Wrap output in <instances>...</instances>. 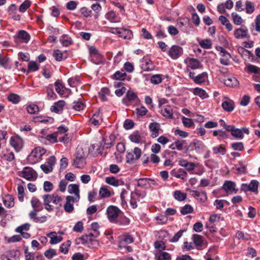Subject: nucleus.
Instances as JSON below:
<instances>
[{
  "instance_id": "nucleus-1",
  "label": "nucleus",
  "mask_w": 260,
  "mask_h": 260,
  "mask_svg": "<svg viewBox=\"0 0 260 260\" xmlns=\"http://www.w3.org/2000/svg\"><path fill=\"white\" fill-rule=\"evenodd\" d=\"M30 203L33 210L29 213V218L36 223H42L46 222L47 220V217L46 215L37 216L38 213L43 209V204L40 200L36 197H33Z\"/></svg>"
},
{
  "instance_id": "nucleus-2",
  "label": "nucleus",
  "mask_w": 260,
  "mask_h": 260,
  "mask_svg": "<svg viewBox=\"0 0 260 260\" xmlns=\"http://www.w3.org/2000/svg\"><path fill=\"white\" fill-rule=\"evenodd\" d=\"M46 150L41 147L35 148L27 157V160L31 164H35L42 159Z\"/></svg>"
},
{
  "instance_id": "nucleus-3",
  "label": "nucleus",
  "mask_w": 260,
  "mask_h": 260,
  "mask_svg": "<svg viewBox=\"0 0 260 260\" xmlns=\"http://www.w3.org/2000/svg\"><path fill=\"white\" fill-rule=\"evenodd\" d=\"M206 148V145L202 141L195 139L189 144L186 150L189 152L194 151L197 153H200L204 152Z\"/></svg>"
},
{
  "instance_id": "nucleus-4",
  "label": "nucleus",
  "mask_w": 260,
  "mask_h": 260,
  "mask_svg": "<svg viewBox=\"0 0 260 260\" xmlns=\"http://www.w3.org/2000/svg\"><path fill=\"white\" fill-rule=\"evenodd\" d=\"M122 213L121 211L116 206H109L106 210V214L108 219L111 222H116V219Z\"/></svg>"
},
{
  "instance_id": "nucleus-5",
  "label": "nucleus",
  "mask_w": 260,
  "mask_h": 260,
  "mask_svg": "<svg viewBox=\"0 0 260 260\" xmlns=\"http://www.w3.org/2000/svg\"><path fill=\"white\" fill-rule=\"evenodd\" d=\"M13 38L15 43L16 44L20 43H27L30 39V36L25 30H21L17 32Z\"/></svg>"
},
{
  "instance_id": "nucleus-6",
  "label": "nucleus",
  "mask_w": 260,
  "mask_h": 260,
  "mask_svg": "<svg viewBox=\"0 0 260 260\" xmlns=\"http://www.w3.org/2000/svg\"><path fill=\"white\" fill-rule=\"evenodd\" d=\"M134 242L133 237L128 233L124 234L118 237V248L120 249L123 248L126 245L132 243Z\"/></svg>"
},
{
  "instance_id": "nucleus-7",
  "label": "nucleus",
  "mask_w": 260,
  "mask_h": 260,
  "mask_svg": "<svg viewBox=\"0 0 260 260\" xmlns=\"http://www.w3.org/2000/svg\"><path fill=\"white\" fill-rule=\"evenodd\" d=\"M10 143L17 152H19L23 146V140L18 135L11 137Z\"/></svg>"
},
{
  "instance_id": "nucleus-8",
  "label": "nucleus",
  "mask_w": 260,
  "mask_h": 260,
  "mask_svg": "<svg viewBox=\"0 0 260 260\" xmlns=\"http://www.w3.org/2000/svg\"><path fill=\"white\" fill-rule=\"evenodd\" d=\"M21 177L29 181L35 180L37 178L35 171L30 167H24L21 172Z\"/></svg>"
},
{
  "instance_id": "nucleus-9",
  "label": "nucleus",
  "mask_w": 260,
  "mask_h": 260,
  "mask_svg": "<svg viewBox=\"0 0 260 260\" xmlns=\"http://www.w3.org/2000/svg\"><path fill=\"white\" fill-rule=\"evenodd\" d=\"M245 70L248 73H254L255 74L253 76V79L256 82H260V68L249 64L246 66Z\"/></svg>"
},
{
  "instance_id": "nucleus-10",
  "label": "nucleus",
  "mask_w": 260,
  "mask_h": 260,
  "mask_svg": "<svg viewBox=\"0 0 260 260\" xmlns=\"http://www.w3.org/2000/svg\"><path fill=\"white\" fill-rule=\"evenodd\" d=\"M169 56L173 59H176L183 54V49L179 46L173 45L168 52Z\"/></svg>"
},
{
  "instance_id": "nucleus-11",
  "label": "nucleus",
  "mask_w": 260,
  "mask_h": 260,
  "mask_svg": "<svg viewBox=\"0 0 260 260\" xmlns=\"http://www.w3.org/2000/svg\"><path fill=\"white\" fill-rule=\"evenodd\" d=\"M222 187L228 194L236 193L238 191V189L236 188L235 183L230 180L225 181Z\"/></svg>"
},
{
  "instance_id": "nucleus-12",
  "label": "nucleus",
  "mask_w": 260,
  "mask_h": 260,
  "mask_svg": "<svg viewBox=\"0 0 260 260\" xmlns=\"http://www.w3.org/2000/svg\"><path fill=\"white\" fill-rule=\"evenodd\" d=\"M234 36L237 39L249 38L250 37L248 34V30L244 25L235 30Z\"/></svg>"
},
{
  "instance_id": "nucleus-13",
  "label": "nucleus",
  "mask_w": 260,
  "mask_h": 260,
  "mask_svg": "<svg viewBox=\"0 0 260 260\" xmlns=\"http://www.w3.org/2000/svg\"><path fill=\"white\" fill-rule=\"evenodd\" d=\"M171 174L173 176L183 181L186 180L187 178V173L183 169H174L171 171Z\"/></svg>"
},
{
  "instance_id": "nucleus-14",
  "label": "nucleus",
  "mask_w": 260,
  "mask_h": 260,
  "mask_svg": "<svg viewBox=\"0 0 260 260\" xmlns=\"http://www.w3.org/2000/svg\"><path fill=\"white\" fill-rule=\"evenodd\" d=\"M113 29L116 30V34L119 35V37L122 38L124 39H130L133 37V32L129 29L124 28L120 29L118 27Z\"/></svg>"
},
{
  "instance_id": "nucleus-15",
  "label": "nucleus",
  "mask_w": 260,
  "mask_h": 260,
  "mask_svg": "<svg viewBox=\"0 0 260 260\" xmlns=\"http://www.w3.org/2000/svg\"><path fill=\"white\" fill-rule=\"evenodd\" d=\"M75 200L72 196H68L66 197V203L64 205V209L66 212L71 213L74 210L73 205Z\"/></svg>"
},
{
  "instance_id": "nucleus-16",
  "label": "nucleus",
  "mask_w": 260,
  "mask_h": 260,
  "mask_svg": "<svg viewBox=\"0 0 260 260\" xmlns=\"http://www.w3.org/2000/svg\"><path fill=\"white\" fill-rule=\"evenodd\" d=\"M192 240L198 250H201L204 249L203 247L204 240L202 236L196 234H193L192 236Z\"/></svg>"
},
{
  "instance_id": "nucleus-17",
  "label": "nucleus",
  "mask_w": 260,
  "mask_h": 260,
  "mask_svg": "<svg viewBox=\"0 0 260 260\" xmlns=\"http://www.w3.org/2000/svg\"><path fill=\"white\" fill-rule=\"evenodd\" d=\"M8 12L11 18L15 20H20L21 16L17 13V6L15 4H11L8 9Z\"/></svg>"
},
{
  "instance_id": "nucleus-18",
  "label": "nucleus",
  "mask_w": 260,
  "mask_h": 260,
  "mask_svg": "<svg viewBox=\"0 0 260 260\" xmlns=\"http://www.w3.org/2000/svg\"><path fill=\"white\" fill-rule=\"evenodd\" d=\"M191 194L197 200L201 202H205L207 199V193L205 191L198 190H191Z\"/></svg>"
},
{
  "instance_id": "nucleus-19",
  "label": "nucleus",
  "mask_w": 260,
  "mask_h": 260,
  "mask_svg": "<svg viewBox=\"0 0 260 260\" xmlns=\"http://www.w3.org/2000/svg\"><path fill=\"white\" fill-rule=\"evenodd\" d=\"M150 182L154 184V180L150 178H140L137 180V186L143 188H148L151 186Z\"/></svg>"
},
{
  "instance_id": "nucleus-20",
  "label": "nucleus",
  "mask_w": 260,
  "mask_h": 260,
  "mask_svg": "<svg viewBox=\"0 0 260 260\" xmlns=\"http://www.w3.org/2000/svg\"><path fill=\"white\" fill-rule=\"evenodd\" d=\"M141 68L145 71H152L154 69V66L152 62L144 57L142 59L140 64Z\"/></svg>"
},
{
  "instance_id": "nucleus-21",
  "label": "nucleus",
  "mask_w": 260,
  "mask_h": 260,
  "mask_svg": "<svg viewBox=\"0 0 260 260\" xmlns=\"http://www.w3.org/2000/svg\"><path fill=\"white\" fill-rule=\"evenodd\" d=\"M106 18L112 23H117L120 22V18L118 14L113 11H110L105 15Z\"/></svg>"
},
{
  "instance_id": "nucleus-22",
  "label": "nucleus",
  "mask_w": 260,
  "mask_h": 260,
  "mask_svg": "<svg viewBox=\"0 0 260 260\" xmlns=\"http://www.w3.org/2000/svg\"><path fill=\"white\" fill-rule=\"evenodd\" d=\"M74 165L77 168H82L85 166V161L84 156L82 155H79L76 153L75 158L74 159Z\"/></svg>"
},
{
  "instance_id": "nucleus-23",
  "label": "nucleus",
  "mask_w": 260,
  "mask_h": 260,
  "mask_svg": "<svg viewBox=\"0 0 260 260\" xmlns=\"http://www.w3.org/2000/svg\"><path fill=\"white\" fill-rule=\"evenodd\" d=\"M64 105V101L60 100L57 102H55L54 105L51 107L50 110L53 112L59 113L62 111Z\"/></svg>"
},
{
  "instance_id": "nucleus-24",
  "label": "nucleus",
  "mask_w": 260,
  "mask_h": 260,
  "mask_svg": "<svg viewBox=\"0 0 260 260\" xmlns=\"http://www.w3.org/2000/svg\"><path fill=\"white\" fill-rule=\"evenodd\" d=\"M188 65L187 67V70L189 68L193 70L200 69L202 68V65L200 62L196 58H190L188 59Z\"/></svg>"
},
{
  "instance_id": "nucleus-25",
  "label": "nucleus",
  "mask_w": 260,
  "mask_h": 260,
  "mask_svg": "<svg viewBox=\"0 0 260 260\" xmlns=\"http://www.w3.org/2000/svg\"><path fill=\"white\" fill-rule=\"evenodd\" d=\"M47 237L50 238V243L51 244H56L62 240V237L60 236H57L55 232H52L48 234Z\"/></svg>"
},
{
  "instance_id": "nucleus-26",
  "label": "nucleus",
  "mask_w": 260,
  "mask_h": 260,
  "mask_svg": "<svg viewBox=\"0 0 260 260\" xmlns=\"http://www.w3.org/2000/svg\"><path fill=\"white\" fill-rule=\"evenodd\" d=\"M102 114L101 113L100 110H98L93 114L92 117L90 118L89 121L92 124L95 126L99 125L100 124L99 119L102 118Z\"/></svg>"
},
{
  "instance_id": "nucleus-27",
  "label": "nucleus",
  "mask_w": 260,
  "mask_h": 260,
  "mask_svg": "<svg viewBox=\"0 0 260 260\" xmlns=\"http://www.w3.org/2000/svg\"><path fill=\"white\" fill-rule=\"evenodd\" d=\"M234 102L231 100L224 101L222 103V107L224 110L227 112H232L234 110L235 107Z\"/></svg>"
},
{
  "instance_id": "nucleus-28",
  "label": "nucleus",
  "mask_w": 260,
  "mask_h": 260,
  "mask_svg": "<svg viewBox=\"0 0 260 260\" xmlns=\"http://www.w3.org/2000/svg\"><path fill=\"white\" fill-rule=\"evenodd\" d=\"M192 93L194 95L199 96L202 99H205L209 96L206 91L203 88L200 87L193 88Z\"/></svg>"
},
{
  "instance_id": "nucleus-29",
  "label": "nucleus",
  "mask_w": 260,
  "mask_h": 260,
  "mask_svg": "<svg viewBox=\"0 0 260 260\" xmlns=\"http://www.w3.org/2000/svg\"><path fill=\"white\" fill-rule=\"evenodd\" d=\"M126 74L124 71L121 70L116 71L113 75L111 76V78L115 80L123 81L125 79Z\"/></svg>"
},
{
  "instance_id": "nucleus-30",
  "label": "nucleus",
  "mask_w": 260,
  "mask_h": 260,
  "mask_svg": "<svg viewBox=\"0 0 260 260\" xmlns=\"http://www.w3.org/2000/svg\"><path fill=\"white\" fill-rule=\"evenodd\" d=\"M161 114L167 118H173V110L171 106L167 105L161 110Z\"/></svg>"
},
{
  "instance_id": "nucleus-31",
  "label": "nucleus",
  "mask_w": 260,
  "mask_h": 260,
  "mask_svg": "<svg viewBox=\"0 0 260 260\" xmlns=\"http://www.w3.org/2000/svg\"><path fill=\"white\" fill-rule=\"evenodd\" d=\"M159 126V124L156 122H152L150 123L149 127L150 130L152 132V137L156 138L158 136Z\"/></svg>"
},
{
  "instance_id": "nucleus-32",
  "label": "nucleus",
  "mask_w": 260,
  "mask_h": 260,
  "mask_svg": "<svg viewBox=\"0 0 260 260\" xmlns=\"http://www.w3.org/2000/svg\"><path fill=\"white\" fill-rule=\"evenodd\" d=\"M219 20L221 24L225 26L228 31H231L233 29V25L230 23L229 20L224 16L220 15L219 17Z\"/></svg>"
},
{
  "instance_id": "nucleus-33",
  "label": "nucleus",
  "mask_w": 260,
  "mask_h": 260,
  "mask_svg": "<svg viewBox=\"0 0 260 260\" xmlns=\"http://www.w3.org/2000/svg\"><path fill=\"white\" fill-rule=\"evenodd\" d=\"M68 192L72 194L74 193L76 196L78 200L80 199V190L79 185L76 184H70L68 186Z\"/></svg>"
},
{
  "instance_id": "nucleus-34",
  "label": "nucleus",
  "mask_w": 260,
  "mask_h": 260,
  "mask_svg": "<svg viewBox=\"0 0 260 260\" xmlns=\"http://www.w3.org/2000/svg\"><path fill=\"white\" fill-rule=\"evenodd\" d=\"M6 253L12 260H19L20 253L18 250H10L6 251Z\"/></svg>"
},
{
  "instance_id": "nucleus-35",
  "label": "nucleus",
  "mask_w": 260,
  "mask_h": 260,
  "mask_svg": "<svg viewBox=\"0 0 260 260\" xmlns=\"http://www.w3.org/2000/svg\"><path fill=\"white\" fill-rule=\"evenodd\" d=\"M223 58L220 59V62L224 66H228L230 63V58L231 57V54L228 52H224V53L221 54Z\"/></svg>"
},
{
  "instance_id": "nucleus-36",
  "label": "nucleus",
  "mask_w": 260,
  "mask_h": 260,
  "mask_svg": "<svg viewBox=\"0 0 260 260\" xmlns=\"http://www.w3.org/2000/svg\"><path fill=\"white\" fill-rule=\"evenodd\" d=\"M174 198L178 201H183L187 197V194L180 190H175L173 193Z\"/></svg>"
},
{
  "instance_id": "nucleus-37",
  "label": "nucleus",
  "mask_w": 260,
  "mask_h": 260,
  "mask_svg": "<svg viewBox=\"0 0 260 260\" xmlns=\"http://www.w3.org/2000/svg\"><path fill=\"white\" fill-rule=\"evenodd\" d=\"M208 77V74L206 72H203L196 76L194 78V82L197 84H202L205 82Z\"/></svg>"
},
{
  "instance_id": "nucleus-38",
  "label": "nucleus",
  "mask_w": 260,
  "mask_h": 260,
  "mask_svg": "<svg viewBox=\"0 0 260 260\" xmlns=\"http://www.w3.org/2000/svg\"><path fill=\"white\" fill-rule=\"evenodd\" d=\"M79 240L81 241L83 245H87L88 243L93 244V242H96V240L93 238H90L87 235H83L79 238Z\"/></svg>"
},
{
  "instance_id": "nucleus-39",
  "label": "nucleus",
  "mask_w": 260,
  "mask_h": 260,
  "mask_svg": "<svg viewBox=\"0 0 260 260\" xmlns=\"http://www.w3.org/2000/svg\"><path fill=\"white\" fill-rule=\"evenodd\" d=\"M46 92L48 100H55L56 99L57 95L53 91L52 85L50 84L47 87Z\"/></svg>"
},
{
  "instance_id": "nucleus-40",
  "label": "nucleus",
  "mask_w": 260,
  "mask_h": 260,
  "mask_svg": "<svg viewBox=\"0 0 260 260\" xmlns=\"http://www.w3.org/2000/svg\"><path fill=\"white\" fill-rule=\"evenodd\" d=\"M193 208L190 205L186 204L181 207L180 213L182 215H185L193 213Z\"/></svg>"
},
{
  "instance_id": "nucleus-41",
  "label": "nucleus",
  "mask_w": 260,
  "mask_h": 260,
  "mask_svg": "<svg viewBox=\"0 0 260 260\" xmlns=\"http://www.w3.org/2000/svg\"><path fill=\"white\" fill-rule=\"evenodd\" d=\"M155 219L157 221V224H165L168 222V218L166 215L158 214L155 217Z\"/></svg>"
},
{
  "instance_id": "nucleus-42",
  "label": "nucleus",
  "mask_w": 260,
  "mask_h": 260,
  "mask_svg": "<svg viewBox=\"0 0 260 260\" xmlns=\"http://www.w3.org/2000/svg\"><path fill=\"white\" fill-rule=\"evenodd\" d=\"M105 181L107 184L115 187L121 185L120 181L114 177H107L106 178Z\"/></svg>"
},
{
  "instance_id": "nucleus-43",
  "label": "nucleus",
  "mask_w": 260,
  "mask_h": 260,
  "mask_svg": "<svg viewBox=\"0 0 260 260\" xmlns=\"http://www.w3.org/2000/svg\"><path fill=\"white\" fill-rule=\"evenodd\" d=\"M3 203L5 206L8 208H11L14 206V199L12 196H8L4 199Z\"/></svg>"
},
{
  "instance_id": "nucleus-44",
  "label": "nucleus",
  "mask_w": 260,
  "mask_h": 260,
  "mask_svg": "<svg viewBox=\"0 0 260 260\" xmlns=\"http://www.w3.org/2000/svg\"><path fill=\"white\" fill-rule=\"evenodd\" d=\"M131 141L135 143H139L141 142V136L138 131L134 132L129 136Z\"/></svg>"
},
{
  "instance_id": "nucleus-45",
  "label": "nucleus",
  "mask_w": 260,
  "mask_h": 260,
  "mask_svg": "<svg viewBox=\"0 0 260 260\" xmlns=\"http://www.w3.org/2000/svg\"><path fill=\"white\" fill-rule=\"evenodd\" d=\"M39 69V65L38 64L36 61H31L28 64V70L27 71V74L30 72H34L37 71Z\"/></svg>"
},
{
  "instance_id": "nucleus-46",
  "label": "nucleus",
  "mask_w": 260,
  "mask_h": 260,
  "mask_svg": "<svg viewBox=\"0 0 260 260\" xmlns=\"http://www.w3.org/2000/svg\"><path fill=\"white\" fill-rule=\"evenodd\" d=\"M91 61L96 64H100L103 62L104 61V58L101 53L98 54V55H93L91 57Z\"/></svg>"
},
{
  "instance_id": "nucleus-47",
  "label": "nucleus",
  "mask_w": 260,
  "mask_h": 260,
  "mask_svg": "<svg viewBox=\"0 0 260 260\" xmlns=\"http://www.w3.org/2000/svg\"><path fill=\"white\" fill-rule=\"evenodd\" d=\"M91 8L95 12V14L94 15V18H98L100 15V12L102 10L101 6L99 4L96 3L94 4H92L91 6Z\"/></svg>"
},
{
  "instance_id": "nucleus-48",
  "label": "nucleus",
  "mask_w": 260,
  "mask_h": 260,
  "mask_svg": "<svg viewBox=\"0 0 260 260\" xmlns=\"http://www.w3.org/2000/svg\"><path fill=\"white\" fill-rule=\"evenodd\" d=\"M183 142L184 141L176 140L169 147L172 150H181L183 149Z\"/></svg>"
},
{
  "instance_id": "nucleus-49",
  "label": "nucleus",
  "mask_w": 260,
  "mask_h": 260,
  "mask_svg": "<svg viewBox=\"0 0 260 260\" xmlns=\"http://www.w3.org/2000/svg\"><path fill=\"white\" fill-rule=\"evenodd\" d=\"M224 83L227 86L233 87L236 86L238 84V82L235 78L231 77L225 79Z\"/></svg>"
},
{
  "instance_id": "nucleus-50",
  "label": "nucleus",
  "mask_w": 260,
  "mask_h": 260,
  "mask_svg": "<svg viewBox=\"0 0 260 260\" xmlns=\"http://www.w3.org/2000/svg\"><path fill=\"white\" fill-rule=\"evenodd\" d=\"M231 135L236 139H241L244 137L242 131L239 128H236L235 126H234V128L233 129Z\"/></svg>"
},
{
  "instance_id": "nucleus-51",
  "label": "nucleus",
  "mask_w": 260,
  "mask_h": 260,
  "mask_svg": "<svg viewBox=\"0 0 260 260\" xmlns=\"http://www.w3.org/2000/svg\"><path fill=\"white\" fill-rule=\"evenodd\" d=\"M99 195L102 198H106L111 197L110 191L105 186H102L99 190Z\"/></svg>"
},
{
  "instance_id": "nucleus-52",
  "label": "nucleus",
  "mask_w": 260,
  "mask_h": 260,
  "mask_svg": "<svg viewBox=\"0 0 260 260\" xmlns=\"http://www.w3.org/2000/svg\"><path fill=\"white\" fill-rule=\"evenodd\" d=\"M213 151L214 154H221L223 155L225 154L226 150L225 148L222 147L221 145L214 147L213 148Z\"/></svg>"
},
{
  "instance_id": "nucleus-53",
  "label": "nucleus",
  "mask_w": 260,
  "mask_h": 260,
  "mask_svg": "<svg viewBox=\"0 0 260 260\" xmlns=\"http://www.w3.org/2000/svg\"><path fill=\"white\" fill-rule=\"evenodd\" d=\"M0 157L4 160L8 161H11L15 159V155L13 152H11L8 153H0Z\"/></svg>"
},
{
  "instance_id": "nucleus-54",
  "label": "nucleus",
  "mask_w": 260,
  "mask_h": 260,
  "mask_svg": "<svg viewBox=\"0 0 260 260\" xmlns=\"http://www.w3.org/2000/svg\"><path fill=\"white\" fill-rule=\"evenodd\" d=\"M53 56L57 61H60L63 59H65L67 57V56H63V53L58 49L54 51Z\"/></svg>"
},
{
  "instance_id": "nucleus-55",
  "label": "nucleus",
  "mask_w": 260,
  "mask_h": 260,
  "mask_svg": "<svg viewBox=\"0 0 260 260\" xmlns=\"http://www.w3.org/2000/svg\"><path fill=\"white\" fill-rule=\"evenodd\" d=\"M60 42L61 45L64 47H68L72 44L71 39L67 35L62 36L60 39Z\"/></svg>"
},
{
  "instance_id": "nucleus-56",
  "label": "nucleus",
  "mask_w": 260,
  "mask_h": 260,
  "mask_svg": "<svg viewBox=\"0 0 260 260\" xmlns=\"http://www.w3.org/2000/svg\"><path fill=\"white\" fill-rule=\"evenodd\" d=\"M254 10V4L251 2L247 1L245 3L246 13L248 14H251L253 13Z\"/></svg>"
},
{
  "instance_id": "nucleus-57",
  "label": "nucleus",
  "mask_w": 260,
  "mask_h": 260,
  "mask_svg": "<svg viewBox=\"0 0 260 260\" xmlns=\"http://www.w3.org/2000/svg\"><path fill=\"white\" fill-rule=\"evenodd\" d=\"M114 141V136L111 135L109 137V140L103 139V142H104V145L107 149L110 148L113 145Z\"/></svg>"
},
{
  "instance_id": "nucleus-58",
  "label": "nucleus",
  "mask_w": 260,
  "mask_h": 260,
  "mask_svg": "<svg viewBox=\"0 0 260 260\" xmlns=\"http://www.w3.org/2000/svg\"><path fill=\"white\" fill-rule=\"evenodd\" d=\"M250 187L252 189V192H254L255 194H257L258 192V185L259 182L256 180H252L249 183Z\"/></svg>"
},
{
  "instance_id": "nucleus-59",
  "label": "nucleus",
  "mask_w": 260,
  "mask_h": 260,
  "mask_svg": "<svg viewBox=\"0 0 260 260\" xmlns=\"http://www.w3.org/2000/svg\"><path fill=\"white\" fill-rule=\"evenodd\" d=\"M8 100L12 103L16 104L20 101V98L17 94L11 93L8 96Z\"/></svg>"
},
{
  "instance_id": "nucleus-60",
  "label": "nucleus",
  "mask_w": 260,
  "mask_h": 260,
  "mask_svg": "<svg viewBox=\"0 0 260 260\" xmlns=\"http://www.w3.org/2000/svg\"><path fill=\"white\" fill-rule=\"evenodd\" d=\"M233 22L236 25H240L243 22L242 17L235 12L231 14Z\"/></svg>"
},
{
  "instance_id": "nucleus-61",
  "label": "nucleus",
  "mask_w": 260,
  "mask_h": 260,
  "mask_svg": "<svg viewBox=\"0 0 260 260\" xmlns=\"http://www.w3.org/2000/svg\"><path fill=\"white\" fill-rule=\"evenodd\" d=\"M26 110L28 113L31 114H35L39 112V110L38 106L33 104L28 105L26 107Z\"/></svg>"
},
{
  "instance_id": "nucleus-62",
  "label": "nucleus",
  "mask_w": 260,
  "mask_h": 260,
  "mask_svg": "<svg viewBox=\"0 0 260 260\" xmlns=\"http://www.w3.org/2000/svg\"><path fill=\"white\" fill-rule=\"evenodd\" d=\"M200 45L204 49H210L212 47V43L210 39L202 40L199 42Z\"/></svg>"
},
{
  "instance_id": "nucleus-63",
  "label": "nucleus",
  "mask_w": 260,
  "mask_h": 260,
  "mask_svg": "<svg viewBox=\"0 0 260 260\" xmlns=\"http://www.w3.org/2000/svg\"><path fill=\"white\" fill-rule=\"evenodd\" d=\"M126 97L129 101H139L137 94L131 90H128L126 93Z\"/></svg>"
},
{
  "instance_id": "nucleus-64",
  "label": "nucleus",
  "mask_w": 260,
  "mask_h": 260,
  "mask_svg": "<svg viewBox=\"0 0 260 260\" xmlns=\"http://www.w3.org/2000/svg\"><path fill=\"white\" fill-rule=\"evenodd\" d=\"M25 260H44L43 255L40 253L35 255L34 252L32 255H27Z\"/></svg>"
}]
</instances>
